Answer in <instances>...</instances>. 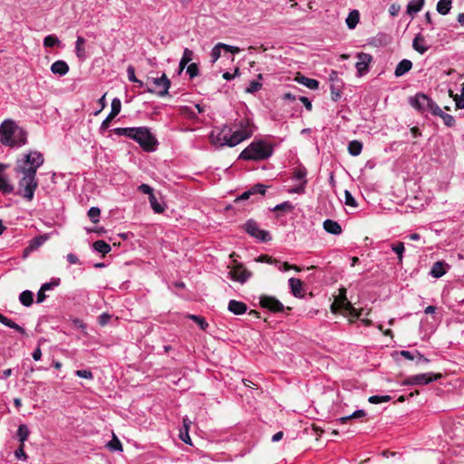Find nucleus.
<instances>
[{
    "mask_svg": "<svg viewBox=\"0 0 464 464\" xmlns=\"http://www.w3.org/2000/svg\"><path fill=\"white\" fill-rule=\"evenodd\" d=\"M44 159L41 152L30 150L23 154L15 161L14 171L18 178V192L25 200L32 201L38 188L37 169L44 164Z\"/></svg>",
    "mask_w": 464,
    "mask_h": 464,
    "instance_id": "nucleus-1",
    "label": "nucleus"
},
{
    "mask_svg": "<svg viewBox=\"0 0 464 464\" xmlns=\"http://www.w3.org/2000/svg\"><path fill=\"white\" fill-rule=\"evenodd\" d=\"M254 131L252 120L248 117H239L230 125H225L219 130H213L209 140L215 147H235L250 138Z\"/></svg>",
    "mask_w": 464,
    "mask_h": 464,
    "instance_id": "nucleus-2",
    "label": "nucleus"
},
{
    "mask_svg": "<svg viewBox=\"0 0 464 464\" xmlns=\"http://www.w3.org/2000/svg\"><path fill=\"white\" fill-rule=\"evenodd\" d=\"M114 132L135 140L145 151L152 152L156 150L157 139L147 127L116 128Z\"/></svg>",
    "mask_w": 464,
    "mask_h": 464,
    "instance_id": "nucleus-3",
    "label": "nucleus"
},
{
    "mask_svg": "<svg viewBox=\"0 0 464 464\" xmlns=\"http://www.w3.org/2000/svg\"><path fill=\"white\" fill-rule=\"evenodd\" d=\"M0 142L8 147H22L26 143V132L14 121L5 120L0 126Z\"/></svg>",
    "mask_w": 464,
    "mask_h": 464,
    "instance_id": "nucleus-4",
    "label": "nucleus"
},
{
    "mask_svg": "<svg viewBox=\"0 0 464 464\" xmlns=\"http://www.w3.org/2000/svg\"><path fill=\"white\" fill-rule=\"evenodd\" d=\"M274 153L271 143L264 140H254L242 152L238 159L261 161L269 159Z\"/></svg>",
    "mask_w": 464,
    "mask_h": 464,
    "instance_id": "nucleus-5",
    "label": "nucleus"
},
{
    "mask_svg": "<svg viewBox=\"0 0 464 464\" xmlns=\"http://www.w3.org/2000/svg\"><path fill=\"white\" fill-rule=\"evenodd\" d=\"M169 87L170 81L165 73H162L160 77L148 78L146 92L163 97L168 94Z\"/></svg>",
    "mask_w": 464,
    "mask_h": 464,
    "instance_id": "nucleus-6",
    "label": "nucleus"
},
{
    "mask_svg": "<svg viewBox=\"0 0 464 464\" xmlns=\"http://www.w3.org/2000/svg\"><path fill=\"white\" fill-rule=\"evenodd\" d=\"M244 228L249 236L255 237L260 242H268L272 239L270 233L266 230L261 229L258 224L253 219L247 220L244 225Z\"/></svg>",
    "mask_w": 464,
    "mask_h": 464,
    "instance_id": "nucleus-7",
    "label": "nucleus"
},
{
    "mask_svg": "<svg viewBox=\"0 0 464 464\" xmlns=\"http://www.w3.org/2000/svg\"><path fill=\"white\" fill-rule=\"evenodd\" d=\"M440 377V374H434L432 372L419 373L407 377L402 384L403 385H426L429 384Z\"/></svg>",
    "mask_w": 464,
    "mask_h": 464,
    "instance_id": "nucleus-8",
    "label": "nucleus"
},
{
    "mask_svg": "<svg viewBox=\"0 0 464 464\" xmlns=\"http://www.w3.org/2000/svg\"><path fill=\"white\" fill-rule=\"evenodd\" d=\"M432 102L429 96L423 93H417L409 99L411 106L421 113L428 112Z\"/></svg>",
    "mask_w": 464,
    "mask_h": 464,
    "instance_id": "nucleus-9",
    "label": "nucleus"
},
{
    "mask_svg": "<svg viewBox=\"0 0 464 464\" xmlns=\"http://www.w3.org/2000/svg\"><path fill=\"white\" fill-rule=\"evenodd\" d=\"M228 274L232 280L239 282L240 284H245L252 276V273L242 265L234 266Z\"/></svg>",
    "mask_w": 464,
    "mask_h": 464,
    "instance_id": "nucleus-10",
    "label": "nucleus"
},
{
    "mask_svg": "<svg viewBox=\"0 0 464 464\" xmlns=\"http://www.w3.org/2000/svg\"><path fill=\"white\" fill-rule=\"evenodd\" d=\"M111 112L102 121V122L101 124L100 130L102 132L105 131L109 128L110 123L112 121V119L115 118L121 112V100L118 99V98H114L111 101Z\"/></svg>",
    "mask_w": 464,
    "mask_h": 464,
    "instance_id": "nucleus-11",
    "label": "nucleus"
},
{
    "mask_svg": "<svg viewBox=\"0 0 464 464\" xmlns=\"http://www.w3.org/2000/svg\"><path fill=\"white\" fill-rule=\"evenodd\" d=\"M357 63L355 68L359 76H362L369 72V65L372 62V56L369 53H359L357 54Z\"/></svg>",
    "mask_w": 464,
    "mask_h": 464,
    "instance_id": "nucleus-12",
    "label": "nucleus"
},
{
    "mask_svg": "<svg viewBox=\"0 0 464 464\" xmlns=\"http://www.w3.org/2000/svg\"><path fill=\"white\" fill-rule=\"evenodd\" d=\"M7 165L0 163V191L8 195L14 192V187L10 181L9 178L5 174V170L7 169Z\"/></svg>",
    "mask_w": 464,
    "mask_h": 464,
    "instance_id": "nucleus-13",
    "label": "nucleus"
},
{
    "mask_svg": "<svg viewBox=\"0 0 464 464\" xmlns=\"http://www.w3.org/2000/svg\"><path fill=\"white\" fill-rule=\"evenodd\" d=\"M260 304L262 307L267 308L272 312H283L285 309L284 304L272 296H262L260 298Z\"/></svg>",
    "mask_w": 464,
    "mask_h": 464,
    "instance_id": "nucleus-14",
    "label": "nucleus"
},
{
    "mask_svg": "<svg viewBox=\"0 0 464 464\" xmlns=\"http://www.w3.org/2000/svg\"><path fill=\"white\" fill-rule=\"evenodd\" d=\"M341 306L343 307V310L349 312L352 315H355L358 317V314H356L355 308L353 306L351 302L347 300L346 297V290L344 288L340 289V294L337 299L335 300Z\"/></svg>",
    "mask_w": 464,
    "mask_h": 464,
    "instance_id": "nucleus-15",
    "label": "nucleus"
},
{
    "mask_svg": "<svg viewBox=\"0 0 464 464\" xmlns=\"http://www.w3.org/2000/svg\"><path fill=\"white\" fill-rule=\"evenodd\" d=\"M448 264L444 261L435 262L430 271V275L434 278H440L447 273Z\"/></svg>",
    "mask_w": 464,
    "mask_h": 464,
    "instance_id": "nucleus-16",
    "label": "nucleus"
},
{
    "mask_svg": "<svg viewBox=\"0 0 464 464\" xmlns=\"http://www.w3.org/2000/svg\"><path fill=\"white\" fill-rule=\"evenodd\" d=\"M324 229L331 235H341L343 232L341 225L333 219H325L323 223Z\"/></svg>",
    "mask_w": 464,
    "mask_h": 464,
    "instance_id": "nucleus-17",
    "label": "nucleus"
},
{
    "mask_svg": "<svg viewBox=\"0 0 464 464\" xmlns=\"http://www.w3.org/2000/svg\"><path fill=\"white\" fill-rule=\"evenodd\" d=\"M413 49L420 54H424L430 48L429 45L426 44L424 37L418 34L413 41H412Z\"/></svg>",
    "mask_w": 464,
    "mask_h": 464,
    "instance_id": "nucleus-18",
    "label": "nucleus"
},
{
    "mask_svg": "<svg viewBox=\"0 0 464 464\" xmlns=\"http://www.w3.org/2000/svg\"><path fill=\"white\" fill-rule=\"evenodd\" d=\"M288 285L291 290V293L295 297H302L303 294V283L300 279L291 277L288 280Z\"/></svg>",
    "mask_w": 464,
    "mask_h": 464,
    "instance_id": "nucleus-19",
    "label": "nucleus"
},
{
    "mask_svg": "<svg viewBox=\"0 0 464 464\" xmlns=\"http://www.w3.org/2000/svg\"><path fill=\"white\" fill-rule=\"evenodd\" d=\"M51 72L53 74L63 76L69 72V66L64 61L58 60L51 65Z\"/></svg>",
    "mask_w": 464,
    "mask_h": 464,
    "instance_id": "nucleus-20",
    "label": "nucleus"
},
{
    "mask_svg": "<svg viewBox=\"0 0 464 464\" xmlns=\"http://www.w3.org/2000/svg\"><path fill=\"white\" fill-rule=\"evenodd\" d=\"M227 309L229 312L233 313L234 314H243L246 312V305L243 302L236 301V300H230L228 303Z\"/></svg>",
    "mask_w": 464,
    "mask_h": 464,
    "instance_id": "nucleus-21",
    "label": "nucleus"
},
{
    "mask_svg": "<svg viewBox=\"0 0 464 464\" xmlns=\"http://www.w3.org/2000/svg\"><path fill=\"white\" fill-rule=\"evenodd\" d=\"M412 67V63L410 60L403 59L396 66L394 74L396 77H401L407 73Z\"/></svg>",
    "mask_w": 464,
    "mask_h": 464,
    "instance_id": "nucleus-22",
    "label": "nucleus"
},
{
    "mask_svg": "<svg viewBox=\"0 0 464 464\" xmlns=\"http://www.w3.org/2000/svg\"><path fill=\"white\" fill-rule=\"evenodd\" d=\"M296 82L310 90H317L319 88V82L315 79L308 78L305 76H297Z\"/></svg>",
    "mask_w": 464,
    "mask_h": 464,
    "instance_id": "nucleus-23",
    "label": "nucleus"
},
{
    "mask_svg": "<svg viewBox=\"0 0 464 464\" xmlns=\"http://www.w3.org/2000/svg\"><path fill=\"white\" fill-rule=\"evenodd\" d=\"M0 323L11 329L15 330L16 332H18L19 334H21L23 335H24L26 334L24 328H23L22 326H20L19 324H17L14 321H12L11 319L5 317L2 314H0Z\"/></svg>",
    "mask_w": 464,
    "mask_h": 464,
    "instance_id": "nucleus-24",
    "label": "nucleus"
},
{
    "mask_svg": "<svg viewBox=\"0 0 464 464\" xmlns=\"http://www.w3.org/2000/svg\"><path fill=\"white\" fill-rule=\"evenodd\" d=\"M85 39L82 36H78L75 43V53L80 60H84L86 58V51H85Z\"/></svg>",
    "mask_w": 464,
    "mask_h": 464,
    "instance_id": "nucleus-25",
    "label": "nucleus"
},
{
    "mask_svg": "<svg viewBox=\"0 0 464 464\" xmlns=\"http://www.w3.org/2000/svg\"><path fill=\"white\" fill-rule=\"evenodd\" d=\"M424 5V0H411L407 5V13L413 16L419 13Z\"/></svg>",
    "mask_w": 464,
    "mask_h": 464,
    "instance_id": "nucleus-26",
    "label": "nucleus"
},
{
    "mask_svg": "<svg viewBox=\"0 0 464 464\" xmlns=\"http://www.w3.org/2000/svg\"><path fill=\"white\" fill-rule=\"evenodd\" d=\"M362 150V143L357 140H352L348 143V152L350 155L356 157L361 154Z\"/></svg>",
    "mask_w": 464,
    "mask_h": 464,
    "instance_id": "nucleus-27",
    "label": "nucleus"
},
{
    "mask_svg": "<svg viewBox=\"0 0 464 464\" xmlns=\"http://www.w3.org/2000/svg\"><path fill=\"white\" fill-rule=\"evenodd\" d=\"M360 14L357 10H353L349 13L346 18V24L349 29H353L359 23Z\"/></svg>",
    "mask_w": 464,
    "mask_h": 464,
    "instance_id": "nucleus-28",
    "label": "nucleus"
},
{
    "mask_svg": "<svg viewBox=\"0 0 464 464\" xmlns=\"http://www.w3.org/2000/svg\"><path fill=\"white\" fill-rule=\"evenodd\" d=\"M19 301L23 305L29 307L34 302V294L29 290H24L20 294Z\"/></svg>",
    "mask_w": 464,
    "mask_h": 464,
    "instance_id": "nucleus-29",
    "label": "nucleus"
},
{
    "mask_svg": "<svg viewBox=\"0 0 464 464\" xmlns=\"http://www.w3.org/2000/svg\"><path fill=\"white\" fill-rule=\"evenodd\" d=\"M92 247L96 252L102 255L109 253L111 249V246L103 240L95 241L92 245Z\"/></svg>",
    "mask_w": 464,
    "mask_h": 464,
    "instance_id": "nucleus-30",
    "label": "nucleus"
},
{
    "mask_svg": "<svg viewBox=\"0 0 464 464\" xmlns=\"http://www.w3.org/2000/svg\"><path fill=\"white\" fill-rule=\"evenodd\" d=\"M436 9L442 15L449 14L451 9V0H440L437 3Z\"/></svg>",
    "mask_w": 464,
    "mask_h": 464,
    "instance_id": "nucleus-31",
    "label": "nucleus"
},
{
    "mask_svg": "<svg viewBox=\"0 0 464 464\" xmlns=\"http://www.w3.org/2000/svg\"><path fill=\"white\" fill-rule=\"evenodd\" d=\"M30 435V430L25 424H21L17 430V438L21 444H24V442L28 440Z\"/></svg>",
    "mask_w": 464,
    "mask_h": 464,
    "instance_id": "nucleus-32",
    "label": "nucleus"
},
{
    "mask_svg": "<svg viewBox=\"0 0 464 464\" xmlns=\"http://www.w3.org/2000/svg\"><path fill=\"white\" fill-rule=\"evenodd\" d=\"M366 415L365 411L363 410H357L353 411L352 414L344 417H341L337 420V421L341 424L346 423L348 420L352 419H357V418H362Z\"/></svg>",
    "mask_w": 464,
    "mask_h": 464,
    "instance_id": "nucleus-33",
    "label": "nucleus"
},
{
    "mask_svg": "<svg viewBox=\"0 0 464 464\" xmlns=\"http://www.w3.org/2000/svg\"><path fill=\"white\" fill-rule=\"evenodd\" d=\"M306 175H307V171H306L305 168H304V167L297 168L294 170L293 179L295 180L301 181L302 184H306L307 183V180L305 179Z\"/></svg>",
    "mask_w": 464,
    "mask_h": 464,
    "instance_id": "nucleus-34",
    "label": "nucleus"
},
{
    "mask_svg": "<svg viewBox=\"0 0 464 464\" xmlns=\"http://www.w3.org/2000/svg\"><path fill=\"white\" fill-rule=\"evenodd\" d=\"M149 200H150V207L155 213L160 214L165 210L164 205H162L161 203H160L158 201V199L156 198L154 194L150 195V197H149Z\"/></svg>",
    "mask_w": 464,
    "mask_h": 464,
    "instance_id": "nucleus-35",
    "label": "nucleus"
},
{
    "mask_svg": "<svg viewBox=\"0 0 464 464\" xmlns=\"http://www.w3.org/2000/svg\"><path fill=\"white\" fill-rule=\"evenodd\" d=\"M343 86V82L341 81H337V82H334L331 84V94L333 101H338L341 97V89Z\"/></svg>",
    "mask_w": 464,
    "mask_h": 464,
    "instance_id": "nucleus-36",
    "label": "nucleus"
},
{
    "mask_svg": "<svg viewBox=\"0 0 464 464\" xmlns=\"http://www.w3.org/2000/svg\"><path fill=\"white\" fill-rule=\"evenodd\" d=\"M61 41L59 38L54 34H49L44 37V47H54V46H60Z\"/></svg>",
    "mask_w": 464,
    "mask_h": 464,
    "instance_id": "nucleus-37",
    "label": "nucleus"
},
{
    "mask_svg": "<svg viewBox=\"0 0 464 464\" xmlns=\"http://www.w3.org/2000/svg\"><path fill=\"white\" fill-rule=\"evenodd\" d=\"M61 284V279L59 277H53L51 279L50 282L44 283L40 288H42V291H51L53 290L56 286H58Z\"/></svg>",
    "mask_w": 464,
    "mask_h": 464,
    "instance_id": "nucleus-38",
    "label": "nucleus"
},
{
    "mask_svg": "<svg viewBox=\"0 0 464 464\" xmlns=\"http://www.w3.org/2000/svg\"><path fill=\"white\" fill-rule=\"evenodd\" d=\"M294 208H295V207L290 201H284V202L275 206L273 208L272 211L282 210V211H285V212H291L292 210H294Z\"/></svg>",
    "mask_w": 464,
    "mask_h": 464,
    "instance_id": "nucleus-39",
    "label": "nucleus"
},
{
    "mask_svg": "<svg viewBox=\"0 0 464 464\" xmlns=\"http://www.w3.org/2000/svg\"><path fill=\"white\" fill-rule=\"evenodd\" d=\"M101 209L97 207H92L88 210V217L92 223H98L100 220Z\"/></svg>",
    "mask_w": 464,
    "mask_h": 464,
    "instance_id": "nucleus-40",
    "label": "nucleus"
},
{
    "mask_svg": "<svg viewBox=\"0 0 464 464\" xmlns=\"http://www.w3.org/2000/svg\"><path fill=\"white\" fill-rule=\"evenodd\" d=\"M392 400L389 395H372L369 398V402L372 404H379L382 402H388Z\"/></svg>",
    "mask_w": 464,
    "mask_h": 464,
    "instance_id": "nucleus-41",
    "label": "nucleus"
},
{
    "mask_svg": "<svg viewBox=\"0 0 464 464\" xmlns=\"http://www.w3.org/2000/svg\"><path fill=\"white\" fill-rule=\"evenodd\" d=\"M392 249L398 256L399 262L402 261L403 253L405 250L404 244L402 242H397L392 246Z\"/></svg>",
    "mask_w": 464,
    "mask_h": 464,
    "instance_id": "nucleus-42",
    "label": "nucleus"
},
{
    "mask_svg": "<svg viewBox=\"0 0 464 464\" xmlns=\"http://www.w3.org/2000/svg\"><path fill=\"white\" fill-rule=\"evenodd\" d=\"M188 317L195 322L202 330H206L208 326L207 321L199 315L189 314Z\"/></svg>",
    "mask_w": 464,
    "mask_h": 464,
    "instance_id": "nucleus-43",
    "label": "nucleus"
},
{
    "mask_svg": "<svg viewBox=\"0 0 464 464\" xmlns=\"http://www.w3.org/2000/svg\"><path fill=\"white\" fill-rule=\"evenodd\" d=\"M107 448L111 451L122 450V445L115 435H113V439L107 443Z\"/></svg>",
    "mask_w": 464,
    "mask_h": 464,
    "instance_id": "nucleus-44",
    "label": "nucleus"
},
{
    "mask_svg": "<svg viewBox=\"0 0 464 464\" xmlns=\"http://www.w3.org/2000/svg\"><path fill=\"white\" fill-rule=\"evenodd\" d=\"M223 49L222 46H218V44H217L211 50L210 57H211V63H215L221 56V50Z\"/></svg>",
    "mask_w": 464,
    "mask_h": 464,
    "instance_id": "nucleus-45",
    "label": "nucleus"
},
{
    "mask_svg": "<svg viewBox=\"0 0 464 464\" xmlns=\"http://www.w3.org/2000/svg\"><path fill=\"white\" fill-rule=\"evenodd\" d=\"M440 118L443 121V123L447 127H453L455 126L456 121L453 116L450 114L445 113L444 111L440 114Z\"/></svg>",
    "mask_w": 464,
    "mask_h": 464,
    "instance_id": "nucleus-46",
    "label": "nucleus"
},
{
    "mask_svg": "<svg viewBox=\"0 0 464 464\" xmlns=\"http://www.w3.org/2000/svg\"><path fill=\"white\" fill-rule=\"evenodd\" d=\"M261 88H262V83L260 82L252 81L246 87V91L248 93H255V92H258L259 90H261Z\"/></svg>",
    "mask_w": 464,
    "mask_h": 464,
    "instance_id": "nucleus-47",
    "label": "nucleus"
},
{
    "mask_svg": "<svg viewBox=\"0 0 464 464\" xmlns=\"http://www.w3.org/2000/svg\"><path fill=\"white\" fill-rule=\"evenodd\" d=\"M189 429H183L181 428L179 430V439L188 445H192L191 439L188 434Z\"/></svg>",
    "mask_w": 464,
    "mask_h": 464,
    "instance_id": "nucleus-48",
    "label": "nucleus"
},
{
    "mask_svg": "<svg viewBox=\"0 0 464 464\" xmlns=\"http://www.w3.org/2000/svg\"><path fill=\"white\" fill-rule=\"evenodd\" d=\"M187 73L189 75L191 79L198 76L199 73L198 64L195 63L188 64L187 67Z\"/></svg>",
    "mask_w": 464,
    "mask_h": 464,
    "instance_id": "nucleus-49",
    "label": "nucleus"
},
{
    "mask_svg": "<svg viewBox=\"0 0 464 464\" xmlns=\"http://www.w3.org/2000/svg\"><path fill=\"white\" fill-rule=\"evenodd\" d=\"M253 195L259 194L261 196H264L266 191V186L258 183L253 186L251 188H249Z\"/></svg>",
    "mask_w": 464,
    "mask_h": 464,
    "instance_id": "nucleus-50",
    "label": "nucleus"
},
{
    "mask_svg": "<svg viewBox=\"0 0 464 464\" xmlns=\"http://www.w3.org/2000/svg\"><path fill=\"white\" fill-rule=\"evenodd\" d=\"M345 204L349 207H357V203L355 198L353 197L352 193L348 190L344 191Z\"/></svg>",
    "mask_w": 464,
    "mask_h": 464,
    "instance_id": "nucleus-51",
    "label": "nucleus"
},
{
    "mask_svg": "<svg viewBox=\"0 0 464 464\" xmlns=\"http://www.w3.org/2000/svg\"><path fill=\"white\" fill-rule=\"evenodd\" d=\"M75 374L80 378L88 379V380L93 379V374L90 370H77L75 372Z\"/></svg>",
    "mask_w": 464,
    "mask_h": 464,
    "instance_id": "nucleus-52",
    "label": "nucleus"
},
{
    "mask_svg": "<svg viewBox=\"0 0 464 464\" xmlns=\"http://www.w3.org/2000/svg\"><path fill=\"white\" fill-rule=\"evenodd\" d=\"M24 444H21L20 447L14 451V456L19 460L25 461L27 459V455L24 450Z\"/></svg>",
    "mask_w": 464,
    "mask_h": 464,
    "instance_id": "nucleus-53",
    "label": "nucleus"
},
{
    "mask_svg": "<svg viewBox=\"0 0 464 464\" xmlns=\"http://www.w3.org/2000/svg\"><path fill=\"white\" fill-rule=\"evenodd\" d=\"M194 53L192 50L188 48H185L183 51V54L181 60L185 61L187 63H190L193 60Z\"/></svg>",
    "mask_w": 464,
    "mask_h": 464,
    "instance_id": "nucleus-54",
    "label": "nucleus"
},
{
    "mask_svg": "<svg viewBox=\"0 0 464 464\" xmlns=\"http://www.w3.org/2000/svg\"><path fill=\"white\" fill-rule=\"evenodd\" d=\"M428 112H430L434 116L440 117V114L443 112V111L440 109V107L436 102H432Z\"/></svg>",
    "mask_w": 464,
    "mask_h": 464,
    "instance_id": "nucleus-55",
    "label": "nucleus"
},
{
    "mask_svg": "<svg viewBox=\"0 0 464 464\" xmlns=\"http://www.w3.org/2000/svg\"><path fill=\"white\" fill-rule=\"evenodd\" d=\"M127 76L130 82H136L139 79L135 75V69L132 65H129L127 68Z\"/></svg>",
    "mask_w": 464,
    "mask_h": 464,
    "instance_id": "nucleus-56",
    "label": "nucleus"
},
{
    "mask_svg": "<svg viewBox=\"0 0 464 464\" xmlns=\"http://www.w3.org/2000/svg\"><path fill=\"white\" fill-rule=\"evenodd\" d=\"M138 190L143 194L149 195V197H150V195H153V188L148 184L140 185L138 187Z\"/></svg>",
    "mask_w": 464,
    "mask_h": 464,
    "instance_id": "nucleus-57",
    "label": "nucleus"
},
{
    "mask_svg": "<svg viewBox=\"0 0 464 464\" xmlns=\"http://www.w3.org/2000/svg\"><path fill=\"white\" fill-rule=\"evenodd\" d=\"M218 46H222L225 51L229 52L231 53H238L240 52V49L238 47L228 45L223 43H218Z\"/></svg>",
    "mask_w": 464,
    "mask_h": 464,
    "instance_id": "nucleus-58",
    "label": "nucleus"
},
{
    "mask_svg": "<svg viewBox=\"0 0 464 464\" xmlns=\"http://www.w3.org/2000/svg\"><path fill=\"white\" fill-rule=\"evenodd\" d=\"M279 271L285 272L291 269V265H289L286 262H280L278 261L277 264H274Z\"/></svg>",
    "mask_w": 464,
    "mask_h": 464,
    "instance_id": "nucleus-59",
    "label": "nucleus"
},
{
    "mask_svg": "<svg viewBox=\"0 0 464 464\" xmlns=\"http://www.w3.org/2000/svg\"><path fill=\"white\" fill-rule=\"evenodd\" d=\"M299 101L302 102V103L304 104V106L305 107V109L307 111H312V102L311 101L307 98V97H304V96H300L299 98Z\"/></svg>",
    "mask_w": 464,
    "mask_h": 464,
    "instance_id": "nucleus-60",
    "label": "nucleus"
},
{
    "mask_svg": "<svg viewBox=\"0 0 464 464\" xmlns=\"http://www.w3.org/2000/svg\"><path fill=\"white\" fill-rule=\"evenodd\" d=\"M258 261L266 262V263L270 264V265H274V264H277L278 263V260L273 259L271 256H260L258 257Z\"/></svg>",
    "mask_w": 464,
    "mask_h": 464,
    "instance_id": "nucleus-61",
    "label": "nucleus"
},
{
    "mask_svg": "<svg viewBox=\"0 0 464 464\" xmlns=\"http://www.w3.org/2000/svg\"><path fill=\"white\" fill-rule=\"evenodd\" d=\"M401 355L407 360H414L417 358V354L406 350L401 351Z\"/></svg>",
    "mask_w": 464,
    "mask_h": 464,
    "instance_id": "nucleus-62",
    "label": "nucleus"
},
{
    "mask_svg": "<svg viewBox=\"0 0 464 464\" xmlns=\"http://www.w3.org/2000/svg\"><path fill=\"white\" fill-rule=\"evenodd\" d=\"M111 319V315L107 313H103L99 317V323L101 325H105Z\"/></svg>",
    "mask_w": 464,
    "mask_h": 464,
    "instance_id": "nucleus-63",
    "label": "nucleus"
},
{
    "mask_svg": "<svg viewBox=\"0 0 464 464\" xmlns=\"http://www.w3.org/2000/svg\"><path fill=\"white\" fill-rule=\"evenodd\" d=\"M456 106L459 109H464V93L455 97Z\"/></svg>",
    "mask_w": 464,
    "mask_h": 464,
    "instance_id": "nucleus-64",
    "label": "nucleus"
}]
</instances>
